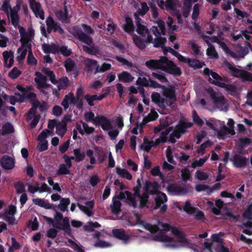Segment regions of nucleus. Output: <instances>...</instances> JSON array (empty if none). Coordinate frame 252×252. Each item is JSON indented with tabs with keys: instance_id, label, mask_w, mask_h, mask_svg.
Listing matches in <instances>:
<instances>
[{
	"instance_id": "nucleus-61",
	"label": "nucleus",
	"mask_w": 252,
	"mask_h": 252,
	"mask_svg": "<svg viewBox=\"0 0 252 252\" xmlns=\"http://www.w3.org/2000/svg\"><path fill=\"white\" fill-rule=\"evenodd\" d=\"M15 95L17 96H18V98L15 97L14 96H11L10 98L11 101L14 100V101L19 102H23L25 101V99L26 98V93H24L23 94H21L19 93H16Z\"/></svg>"
},
{
	"instance_id": "nucleus-50",
	"label": "nucleus",
	"mask_w": 252,
	"mask_h": 252,
	"mask_svg": "<svg viewBox=\"0 0 252 252\" xmlns=\"http://www.w3.org/2000/svg\"><path fill=\"white\" fill-rule=\"evenodd\" d=\"M17 193L20 194L25 193L26 189L25 184L21 181H18L14 184Z\"/></svg>"
},
{
	"instance_id": "nucleus-56",
	"label": "nucleus",
	"mask_w": 252,
	"mask_h": 252,
	"mask_svg": "<svg viewBox=\"0 0 252 252\" xmlns=\"http://www.w3.org/2000/svg\"><path fill=\"white\" fill-rule=\"evenodd\" d=\"M216 83H217V86H219V87H220L221 88H224L228 91L232 92H234L235 91V90H236L235 87L233 85H231V84L227 85L223 82H216Z\"/></svg>"
},
{
	"instance_id": "nucleus-40",
	"label": "nucleus",
	"mask_w": 252,
	"mask_h": 252,
	"mask_svg": "<svg viewBox=\"0 0 252 252\" xmlns=\"http://www.w3.org/2000/svg\"><path fill=\"white\" fill-rule=\"evenodd\" d=\"M111 65L109 63H104L101 66L98 64L95 69L93 72V74L95 75L98 72H104L111 69Z\"/></svg>"
},
{
	"instance_id": "nucleus-38",
	"label": "nucleus",
	"mask_w": 252,
	"mask_h": 252,
	"mask_svg": "<svg viewBox=\"0 0 252 252\" xmlns=\"http://www.w3.org/2000/svg\"><path fill=\"white\" fill-rule=\"evenodd\" d=\"M82 48L84 52L91 55H96L99 53V49L98 47L94 45L91 46L90 47L86 45H83Z\"/></svg>"
},
{
	"instance_id": "nucleus-45",
	"label": "nucleus",
	"mask_w": 252,
	"mask_h": 252,
	"mask_svg": "<svg viewBox=\"0 0 252 252\" xmlns=\"http://www.w3.org/2000/svg\"><path fill=\"white\" fill-rule=\"evenodd\" d=\"M183 209L188 214H193L195 213V211L197 210V208L192 207L191 205L190 202L189 200H187L186 201L185 204L183 206Z\"/></svg>"
},
{
	"instance_id": "nucleus-53",
	"label": "nucleus",
	"mask_w": 252,
	"mask_h": 252,
	"mask_svg": "<svg viewBox=\"0 0 252 252\" xmlns=\"http://www.w3.org/2000/svg\"><path fill=\"white\" fill-rule=\"evenodd\" d=\"M190 47L195 56L197 57L199 56L202 57L204 56L203 53L201 52L200 50V47L198 46L197 44L192 42L190 45Z\"/></svg>"
},
{
	"instance_id": "nucleus-4",
	"label": "nucleus",
	"mask_w": 252,
	"mask_h": 252,
	"mask_svg": "<svg viewBox=\"0 0 252 252\" xmlns=\"http://www.w3.org/2000/svg\"><path fill=\"white\" fill-rule=\"evenodd\" d=\"M175 57L178 59V60L184 63H188L189 67H192L195 69L201 68L205 65L204 62H201L197 59L187 58L180 54L179 52L177 53Z\"/></svg>"
},
{
	"instance_id": "nucleus-59",
	"label": "nucleus",
	"mask_w": 252,
	"mask_h": 252,
	"mask_svg": "<svg viewBox=\"0 0 252 252\" xmlns=\"http://www.w3.org/2000/svg\"><path fill=\"white\" fill-rule=\"evenodd\" d=\"M149 8L146 2L141 3V8H139L135 13H137L140 16H144L148 12Z\"/></svg>"
},
{
	"instance_id": "nucleus-42",
	"label": "nucleus",
	"mask_w": 252,
	"mask_h": 252,
	"mask_svg": "<svg viewBox=\"0 0 252 252\" xmlns=\"http://www.w3.org/2000/svg\"><path fill=\"white\" fill-rule=\"evenodd\" d=\"M58 81L57 88L59 90L65 89L68 85L69 80L67 77H61Z\"/></svg>"
},
{
	"instance_id": "nucleus-7",
	"label": "nucleus",
	"mask_w": 252,
	"mask_h": 252,
	"mask_svg": "<svg viewBox=\"0 0 252 252\" xmlns=\"http://www.w3.org/2000/svg\"><path fill=\"white\" fill-rule=\"evenodd\" d=\"M155 206L154 207L155 210L160 208V212L165 213L167 209V206L164 204L167 201V197L164 193L160 192L159 194L155 198Z\"/></svg>"
},
{
	"instance_id": "nucleus-28",
	"label": "nucleus",
	"mask_w": 252,
	"mask_h": 252,
	"mask_svg": "<svg viewBox=\"0 0 252 252\" xmlns=\"http://www.w3.org/2000/svg\"><path fill=\"white\" fill-rule=\"evenodd\" d=\"M126 23L123 25L124 30L128 33L133 32L134 30V26L132 19L129 17H126L125 19Z\"/></svg>"
},
{
	"instance_id": "nucleus-8",
	"label": "nucleus",
	"mask_w": 252,
	"mask_h": 252,
	"mask_svg": "<svg viewBox=\"0 0 252 252\" xmlns=\"http://www.w3.org/2000/svg\"><path fill=\"white\" fill-rule=\"evenodd\" d=\"M193 126V123L189 122L185 118L180 119L178 124L175 126L174 130L182 136V134H186L188 132V128H190Z\"/></svg>"
},
{
	"instance_id": "nucleus-48",
	"label": "nucleus",
	"mask_w": 252,
	"mask_h": 252,
	"mask_svg": "<svg viewBox=\"0 0 252 252\" xmlns=\"http://www.w3.org/2000/svg\"><path fill=\"white\" fill-rule=\"evenodd\" d=\"M176 7V4L174 0H166L165 8L167 11H170L171 13H173L178 10Z\"/></svg>"
},
{
	"instance_id": "nucleus-26",
	"label": "nucleus",
	"mask_w": 252,
	"mask_h": 252,
	"mask_svg": "<svg viewBox=\"0 0 252 252\" xmlns=\"http://www.w3.org/2000/svg\"><path fill=\"white\" fill-rule=\"evenodd\" d=\"M125 193L126 194V198L125 201L130 206H131L134 208H136L137 205V202L135 199L136 196L134 195V193L132 194L131 192L127 190L125 191Z\"/></svg>"
},
{
	"instance_id": "nucleus-39",
	"label": "nucleus",
	"mask_w": 252,
	"mask_h": 252,
	"mask_svg": "<svg viewBox=\"0 0 252 252\" xmlns=\"http://www.w3.org/2000/svg\"><path fill=\"white\" fill-rule=\"evenodd\" d=\"M239 141L240 142L238 148L239 153H241L244 147L249 145L252 142L251 139L248 137L241 138L239 139Z\"/></svg>"
},
{
	"instance_id": "nucleus-44",
	"label": "nucleus",
	"mask_w": 252,
	"mask_h": 252,
	"mask_svg": "<svg viewBox=\"0 0 252 252\" xmlns=\"http://www.w3.org/2000/svg\"><path fill=\"white\" fill-rule=\"evenodd\" d=\"M56 174L57 175H67L70 174L69 168L64 163L60 164L59 169L57 170Z\"/></svg>"
},
{
	"instance_id": "nucleus-60",
	"label": "nucleus",
	"mask_w": 252,
	"mask_h": 252,
	"mask_svg": "<svg viewBox=\"0 0 252 252\" xmlns=\"http://www.w3.org/2000/svg\"><path fill=\"white\" fill-rule=\"evenodd\" d=\"M192 119L195 124L197 126H203V120L198 116V114L195 110H193L192 112Z\"/></svg>"
},
{
	"instance_id": "nucleus-15",
	"label": "nucleus",
	"mask_w": 252,
	"mask_h": 252,
	"mask_svg": "<svg viewBox=\"0 0 252 252\" xmlns=\"http://www.w3.org/2000/svg\"><path fill=\"white\" fill-rule=\"evenodd\" d=\"M159 188V186L157 182H151L148 180L145 183L144 189L151 195H153L157 193Z\"/></svg>"
},
{
	"instance_id": "nucleus-30",
	"label": "nucleus",
	"mask_w": 252,
	"mask_h": 252,
	"mask_svg": "<svg viewBox=\"0 0 252 252\" xmlns=\"http://www.w3.org/2000/svg\"><path fill=\"white\" fill-rule=\"evenodd\" d=\"M14 132V129L12 125L9 122H6L3 124L1 127V135L5 136Z\"/></svg>"
},
{
	"instance_id": "nucleus-5",
	"label": "nucleus",
	"mask_w": 252,
	"mask_h": 252,
	"mask_svg": "<svg viewBox=\"0 0 252 252\" xmlns=\"http://www.w3.org/2000/svg\"><path fill=\"white\" fill-rule=\"evenodd\" d=\"M171 225L167 223H164L162 221H158V225H153L151 223H146L144 227L147 230L150 231L151 233H155L158 232L159 230L165 231H168L171 228Z\"/></svg>"
},
{
	"instance_id": "nucleus-51",
	"label": "nucleus",
	"mask_w": 252,
	"mask_h": 252,
	"mask_svg": "<svg viewBox=\"0 0 252 252\" xmlns=\"http://www.w3.org/2000/svg\"><path fill=\"white\" fill-rule=\"evenodd\" d=\"M25 46L23 43L22 44V47L19 48L17 50L18 54L20 55L17 57V59L18 61L23 60L27 55V49L26 48L23 49L22 47Z\"/></svg>"
},
{
	"instance_id": "nucleus-18",
	"label": "nucleus",
	"mask_w": 252,
	"mask_h": 252,
	"mask_svg": "<svg viewBox=\"0 0 252 252\" xmlns=\"http://www.w3.org/2000/svg\"><path fill=\"white\" fill-rule=\"evenodd\" d=\"M114 236L126 243L129 239V236L126 234L124 229H114L112 230Z\"/></svg>"
},
{
	"instance_id": "nucleus-25",
	"label": "nucleus",
	"mask_w": 252,
	"mask_h": 252,
	"mask_svg": "<svg viewBox=\"0 0 252 252\" xmlns=\"http://www.w3.org/2000/svg\"><path fill=\"white\" fill-rule=\"evenodd\" d=\"M98 66L97 62L96 60L87 59L85 60V67L86 71L88 73L93 72V69H95Z\"/></svg>"
},
{
	"instance_id": "nucleus-24",
	"label": "nucleus",
	"mask_w": 252,
	"mask_h": 252,
	"mask_svg": "<svg viewBox=\"0 0 252 252\" xmlns=\"http://www.w3.org/2000/svg\"><path fill=\"white\" fill-rule=\"evenodd\" d=\"M118 80L123 83H130L132 82L134 77L127 71H123L118 75Z\"/></svg>"
},
{
	"instance_id": "nucleus-47",
	"label": "nucleus",
	"mask_w": 252,
	"mask_h": 252,
	"mask_svg": "<svg viewBox=\"0 0 252 252\" xmlns=\"http://www.w3.org/2000/svg\"><path fill=\"white\" fill-rule=\"evenodd\" d=\"M242 217L244 219L252 220V202L245 209Z\"/></svg>"
},
{
	"instance_id": "nucleus-16",
	"label": "nucleus",
	"mask_w": 252,
	"mask_h": 252,
	"mask_svg": "<svg viewBox=\"0 0 252 252\" xmlns=\"http://www.w3.org/2000/svg\"><path fill=\"white\" fill-rule=\"evenodd\" d=\"M85 204L87 206L79 203L77 204V206L81 211L84 212L88 217L93 216V213L89 209H92L94 208V201L91 200L89 201H86Z\"/></svg>"
},
{
	"instance_id": "nucleus-37",
	"label": "nucleus",
	"mask_w": 252,
	"mask_h": 252,
	"mask_svg": "<svg viewBox=\"0 0 252 252\" xmlns=\"http://www.w3.org/2000/svg\"><path fill=\"white\" fill-rule=\"evenodd\" d=\"M70 203V200L69 198H62L60 200V203L57 207L60 211L64 212L67 210Z\"/></svg>"
},
{
	"instance_id": "nucleus-64",
	"label": "nucleus",
	"mask_w": 252,
	"mask_h": 252,
	"mask_svg": "<svg viewBox=\"0 0 252 252\" xmlns=\"http://www.w3.org/2000/svg\"><path fill=\"white\" fill-rule=\"evenodd\" d=\"M194 219L197 220H205V216L204 213L201 210H197L195 211V213H193Z\"/></svg>"
},
{
	"instance_id": "nucleus-54",
	"label": "nucleus",
	"mask_w": 252,
	"mask_h": 252,
	"mask_svg": "<svg viewBox=\"0 0 252 252\" xmlns=\"http://www.w3.org/2000/svg\"><path fill=\"white\" fill-rule=\"evenodd\" d=\"M181 176L182 180L184 181H188L190 178V172L188 168V166H187L181 170Z\"/></svg>"
},
{
	"instance_id": "nucleus-36",
	"label": "nucleus",
	"mask_w": 252,
	"mask_h": 252,
	"mask_svg": "<svg viewBox=\"0 0 252 252\" xmlns=\"http://www.w3.org/2000/svg\"><path fill=\"white\" fill-rule=\"evenodd\" d=\"M38 104H39V101L38 100L32 102V107L28 111V113L27 117L29 119H31L35 116V114L38 108Z\"/></svg>"
},
{
	"instance_id": "nucleus-35",
	"label": "nucleus",
	"mask_w": 252,
	"mask_h": 252,
	"mask_svg": "<svg viewBox=\"0 0 252 252\" xmlns=\"http://www.w3.org/2000/svg\"><path fill=\"white\" fill-rule=\"evenodd\" d=\"M166 38L164 37H157L154 39L153 44L155 47H161L162 50L164 49L165 44L166 42Z\"/></svg>"
},
{
	"instance_id": "nucleus-2",
	"label": "nucleus",
	"mask_w": 252,
	"mask_h": 252,
	"mask_svg": "<svg viewBox=\"0 0 252 252\" xmlns=\"http://www.w3.org/2000/svg\"><path fill=\"white\" fill-rule=\"evenodd\" d=\"M56 211L54 219L56 222L53 224V226L63 230L64 233L69 236H72V230L69 224V219L67 217L63 218V215L61 212Z\"/></svg>"
},
{
	"instance_id": "nucleus-6",
	"label": "nucleus",
	"mask_w": 252,
	"mask_h": 252,
	"mask_svg": "<svg viewBox=\"0 0 252 252\" xmlns=\"http://www.w3.org/2000/svg\"><path fill=\"white\" fill-rule=\"evenodd\" d=\"M162 89L163 95L166 98L165 99V103L169 106H172L177 100L175 91L165 86Z\"/></svg>"
},
{
	"instance_id": "nucleus-22",
	"label": "nucleus",
	"mask_w": 252,
	"mask_h": 252,
	"mask_svg": "<svg viewBox=\"0 0 252 252\" xmlns=\"http://www.w3.org/2000/svg\"><path fill=\"white\" fill-rule=\"evenodd\" d=\"M224 63L225 66L230 70L231 75L232 76L240 78V74L243 70L239 69L235 67L234 63H230L226 61Z\"/></svg>"
},
{
	"instance_id": "nucleus-46",
	"label": "nucleus",
	"mask_w": 252,
	"mask_h": 252,
	"mask_svg": "<svg viewBox=\"0 0 252 252\" xmlns=\"http://www.w3.org/2000/svg\"><path fill=\"white\" fill-rule=\"evenodd\" d=\"M210 76H211L212 78L214 79V80H213L210 77H209L208 81L209 83H210L211 84H214L217 86V83H216V82H221L220 81H222V77L220 75H219L217 73L214 71L212 72Z\"/></svg>"
},
{
	"instance_id": "nucleus-3",
	"label": "nucleus",
	"mask_w": 252,
	"mask_h": 252,
	"mask_svg": "<svg viewBox=\"0 0 252 252\" xmlns=\"http://www.w3.org/2000/svg\"><path fill=\"white\" fill-rule=\"evenodd\" d=\"M46 24L47 25V32L48 33H51L52 31L55 32H58L61 35L64 33V31L61 27V24L55 22L51 16H48L46 18Z\"/></svg>"
},
{
	"instance_id": "nucleus-13",
	"label": "nucleus",
	"mask_w": 252,
	"mask_h": 252,
	"mask_svg": "<svg viewBox=\"0 0 252 252\" xmlns=\"http://www.w3.org/2000/svg\"><path fill=\"white\" fill-rule=\"evenodd\" d=\"M15 160L14 158L8 155L3 156L0 159V164L5 169L11 170L15 166Z\"/></svg>"
},
{
	"instance_id": "nucleus-1",
	"label": "nucleus",
	"mask_w": 252,
	"mask_h": 252,
	"mask_svg": "<svg viewBox=\"0 0 252 252\" xmlns=\"http://www.w3.org/2000/svg\"><path fill=\"white\" fill-rule=\"evenodd\" d=\"M145 64L150 69H160L175 76H180L182 73L181 68L165 56L160 57L158 60L147 61Z\"/></svg>"
},
{
	"instance_id": "nucleus-10",
	"label": "nucleus",
	"mask_w": 252,
	"mask_h": 252,
	"mask_svg": "<svg viewBox=\"0 0 252 252\" xmlns=\"http://www.w3.org/2000/svg\"><path fill=\"white\" fill-rule=\"evenodd\" d=\"M167 189L169 192L176 195L186 194L189 191L187 187L180 186L176 183L169 184Z\"/></svg>"
},
{
	"instance_id": "nucleus-11",
	"label": "nucleus",
	"mask_w": 252,
	"mask_h": 252,
	"mask_svg": "<svg viewBox=\"0 0 252 252\" xmlns=\"http://www.w3.org/2000/svg\"><path fill=\"white\" fill-rule=\"evenodd\" d=\"M35 75L36 77L34 78V81L37 84V88L41 89L52 88V86L47 83V78L46 76L42 74L40 72H36Z\"/></svg>"
},
{
	"instance_id": "nucleus-55",
	"label": "nucleus",
	"mask_w": 252,
	"mask_h": 252,
	"mask_svg": "<svg viewBox=\"0 0 252 252\" xmlns=\"http://www.w3.org/2000/svg\"><path fill=\"white\" fill-rule=\"evenodd\" d=\"M211 99L216 105L219 104L222 105L225 103V98L222 95L217 96L216 94L211 98Z\"/></svg>"
},
{
	"instance_id": "nucleus-14",
	"label": "nucleus",
	"mask_w": 252,
	"mask_h": 252,
	"mask_svg": "<svg viewBox=\"0 0 252 252\" xmlns=\"http://www.w3.org/2000/svg\"><path fill=\"white\" fill-rule=\"evenodd\" d=\"M94 123L101 126L102 129L107 130L112 128L111 122L105 116H101L95 118Z\"/></svg>"
},
{
	"instance_id": "nucleus-58",
	"label": "nucleus",
	"mask_w": 252,
	"mask_h": 252,
	"mask_svg": "<svg viewBox=\"0 0 252 252\" xmlns=\"http://www.w3.org/2000/svg\"><path fill=\"white\" fill-rule=\"evenodd\" d=\"M173 130L172 126H169L164 131H162L160 133L159 138L163 140V142L165 143L167 140V135Z\"/></svg>"
},
{
	"instance_id": "nucleus-52",
	"label": "nucleus",
	"mask_w": 252,
	"mask_h": 252,
	"mask_svg": "<svg viewBox=\"0 0 252 252\" xmlns=\"http://www.w3.org/2000/svg\"><path fill=\"white\" fill-rule=\"evenodd\" d=\"M22 73V72L19 70L17 67H14L12 70L9 72L8 76L12 79H17Z\"/></svg>"
},
{
	"instance_id": "nucleus-12",
	"label": "nucleus",
	"mask_w": 252,
	"mask_h": 252,
	"mask_svg": "<svg viewBox=\"0 0 252 252\" xmlns=\"http://www.w3.org/2000/svg\"><path fill=\"white\" fill-rule=\"evenodd\" d=\"M233 166L238 168H245L249 162V159L245 157L241 156L240 154H235L232 159Z\"/></svg>"
},
{
	"instance_id": "nucleus-27",
	"label": "nucleus",
	"mask_w": 252,
	"mask_h": 252,
	"mask_svg": "<svg viewBox=\"0 0 252 252\" xmlns=\"http://www.w3.org/2000/svg\"><path fill=\"white\" fill-rule=\"evenodd\" d=\"M74 100V95L72 93H70L68 94H66L62 102L61 105L63 107L64 110H67L69 106V103L73 104Z\"/></svg>"
},
{
	"instance_id": "nucleus-43",
	"label": "nucleus",
	"mask_w": 252,
	"mask_h": 252,
	"mask_svg": "<svg viewBox=\"0 0 252 252\" xmlns=\"http://www.w3.org/2000/svg\"><path fill=\"white\" fill-rule=\"evenodd\" d=\"M64 66L66 72H70L73 70L75 66L74 61L70 58L67 59L64 63Z\"/></svg>"
},
{
	"instance_id": "nucleus-20",
	"label": "nucleus",
	"mask_w": 252,
	"mask_h": 252,
	"mask_svg": "<svg viewBox=\"0 0 252 252\" xmlns=\"http://www.w3.org/2000/svg\"><path fill=\"white\" fill-rule=\"evenodd\" d=\"M149 195L151 194L144 189V191L142 194L140 193L139 196H136V197L139 199V208L140 209H143L147 207V204L149 203Z\"/></svg>"
},
{
	"instance_id": "nucleus-41",
	"label": "nucleus",
	"mask_w": 252,
	"mask_h": 252,
	"mask_svg": "<svg viewBox=\"0 0 252 252\" xmlns=\"http://www.w3.org/2000/svg\"><path fill=\"white\" fill-rule=\"evenodd\" d=\"M240 78L241 79V81L243 82H252V73L245 70H243L240 74Z\"/></svg>"
},
{
	"instance_id": "nucleus-23",
	"label": "nucleus",
	"mask_w": 252,
	"mask_h": 252,
	"mask_svg": "<svg viewBox=\"0 0 252 252\" xmlns=\"http://www.w3.org/2000/svg\"><path fill=\"white\" fill-rule=\"evenodd\" d=\"M10 16L11 18V24L15 28H16V26L20 25L19 23L20 21V16L18 14V11L15 7L10 8Z\"/></svg>"
},
{
	"instance_id": "nucleus-31",
	"label": "nucleus",
	"mask_w": 252,
	"mask_h": 252,
	"mask_svg": "<svg viewBox=\"0 0 252 252\" xmlns=\"http://www.w3.org/2000/svg\"><path fill=\"white\" fill-rule=\"evenodd\" d=\"M116 173L123 178H126L127 180H130L132 179L131 174L126 169L121 168L120 167H116Z\"/></svg>"
},
{
	"instance_id": "nucleus-33",
	"label": "nucleus",
	"mask_w": 252,
	"mask_h": 252,
	"mask_svg": "<svg viewBox=\"0 0 252 252\" xmlns=\"http://www.w3.org/2000/svg\"><path fill=\"white\" fill-rule=\"evenodd\" d=\"M73 152L74 155V160L76 161L79 162L85 159L86 156L85 153L82 152L80 148L74 149Z\"/></svg>"
},
{
	"instance_id": "nucleus-32",
	"label": "nucleus",
	"mask_w": 252,
	"mask_h": 252,
	"mask_svg": "<svg viewBox=\"0 0 252 252\" xmlns=\"http://www.w3.org/2000/svg\"><path fill=\"white\" fill-rule=\"evenodd\" d=\"M56 128V133L59 136L63 137L67 131V124L63 122H58Z\"/></svg>"
},
{
	"instance_id": "nucleus-62",
	"label": "nucleus",
	"mask_w": 252,
	"mask_h": 252,
	"mask_svg": "<svg viewBox=\"0 0 252 252\" xmlns=\"http://www.w3.org/2000/svg\"><path fill=\"white\" fill-rule=\"evenodd\" d=\"M136 32L142 36H145L147 33H148V30L146 26L142 24L137 26Z\"/></svg>"
},
{
	"instance_id": "nucleus-49",
	"label": "nucleus",
	"mask_w": 252,
	"mask_h": 252,
	"mask_svg": "<svg viewBox=\"0 0 252 252\" xmlns=\"http://www.w3.org/2000/svg\"><path fill=\"white\" fill-rule=\"evenodd\" d=\"M152 75L154 78L158 79L161 83H167L168 82L165 74L161 72H153Z\"/></svg>"
},
{
	"instance_id": "nucleus-21",
	"label": "nucleus",
	"mask_w": 252,
	"mask_h": 252,
	"mask_svg": "<svg viewBox=\"0 0 252 252\" xmlns=\"http://www.w3.org/2000/svg\"><path fill=\"white\" fill-rule=\"evenodd\" d=\"M205 42L208 46V48L206 50L207 56L211 59H218L219 55L216 50L214 45L211 44L209 40H205Z\"/></svg>"
},
{
	"instance_id": "nucleus-34",
	"label": "nucleus",
	"mask_w": 252,
	"mask_h": 252,
	"mask_svg": "<svg viewBox=\"0 0 252 252\" xmlns=\"http://www.w3.org/2000/svg\"><path fill=\"white\" fill-rule=\"evenodd\" d=\"M132 38L134 43L139 49H144L146 48V43L145 39L136 35L133 36Z\"/></svg>"
},
{
	"instance_id": "nucleus-9",
	"label": "nucleus",
	"mask_w": 252,
	"mask_h": 252,
	"mask_svg": "<svg viewBox=\"0 0 252 252\" xmlns=\"http://www.w3.org/2000/svg\"><path fill=\"white\" fill-rule=\"evenodd\" d=\"M68 7L70 8V5L67 6L64 4L63 9L57 11L56 13V16L62 23L69 24L70 23L71 16L69 15Z\"/></svg>"
},
{
	"instance_id": "nucleus-57",
	"label": "nucleus",
	"mask_w": 252,
	"mask_h": 252,
	"mask_svg": "<svg viewBox=\"0 0 252 252\" xmlns=\"http://www.w3.org/2000/svg\"><path fill=\"white\" fill-rule=\"evenodd\" d=\"M222 218L224 220H227L228 218L232 219L234 222L238 221L239 219V215H234L232 213L227 212L222 215Z\"/></svg>"
},
{
	"instance_id": "nucleus-17",
	"label": "nucleus",
	"mask_w": 252,
	"mask_h": 252,
	"mask_svg": "<svg viewBox=\"0 0 252 252\" xmlns=\"http://www.w3.org/2000/svg\"><path fill=\"white\" fill-rule=\"evenodd\" d=\"M75 35L78 37V39L80 41L88 45H91L93 42L92 37L85 33L81 30L76 31Z\"/></svg>"
},
{
	"instance_id": "nucleus-29",
	"label": "nucleus",
	"mask_w": 252,
	"mask_h": 252,
	"mask_svg": "<svg viewBox=\"0 0 252 252\" xmlns=\"http://www.w3.org/2000/svg\"><path fill=\"white\" fill-rule=\"evenodd\" d=\"M151 98L153 102H155L159 107L164 105L165 103V98L162 97L158 93H153L151 95Z\"/></svg>"
},
{
	"instance_id": "nucleus-63",
	"label": "nucleus",
	"mask_w": 252,
	"mask_h": 252,
	"mask_svg": "<svg viewBox=\"0 0 252 252\" xmlns=\"http://www.w3.org/2000/svg\"><path fill=\"white\" fill-rule=\"evenodd\" d=\"M136 85L147 87L149 86V81L146 77H139L136 81Z\"/></svg>"
},
{
	"instance_id": "nucleus-19",
	"label": "nucleus",
	"mask_w": 252,
	"mask_h": 252,
	"mask_svg": "<svg viewBox=\"0 0 252 252\" xmlns=\"http://www.w3.org/2000/svg\"><path fill=\"white\" fill-rule=\"evenodd\" d=\"M122 203L116 197H113L112 203L110 204V208L112 214L118 215L121 212Z\"/></svg>"
}]
</instances>
